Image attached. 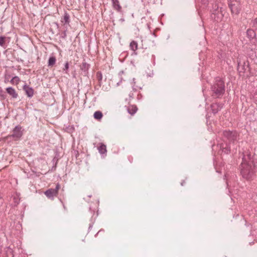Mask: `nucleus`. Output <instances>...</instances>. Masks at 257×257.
Listing matches in <instances>:
<instances>
[{
    "mask_svg": "<svg viewBox=\"0 0 257 257\" xmlns=\"http://www.w3.org/2000/svg\"><path fill=\"white\" fill-rule=\"evenodd\" d=\"M69 62H66L65 63V65H64V67L63 68V71H65V73L68 74V72H67V70H68L69 69Z\"/></svg>",
    "mask_w": 257,
    "mask_h": 257,
    "instance_id": "obj_25",
    "label": "nucleus"
},
{
    "mask_svg": "<svg viewBox=\"0 0 257 257\" xmlns=\"http://www.w3.org/2000/svg\"><path fill=\"white\" fill-rule=\"evenodd\" d=\"M250 25L253 29L257 30V18L251 20Z\"/></svg>",
    "mask_w": 257,
    "mask_h": 257,
    "instance_id": "obj_23",
    "label": "nucleus"
},
{
    "mask_svg": "<svg viewBox=\"0 0 257 257\" xmlns=\"http://www.w3.org/2000/svg\"><path fill=\"white\" fill-rule=\"evenodd\" d=\"M222 135L223 140L227 141L228 144L235 143L239 137V134L236 131L224 130L222 131Z\"/></svg>",
    "mask_w": 257,
    "mask_h": 257,
    "instance_id": "obj_2",
    "label": "nucleus"
},
{
    "mask_svg": "<svg viewBox=\"0 0 257 257\" xmlns=\"http://www.w3.org/2000/svg\"><path fill=\"white\" fill-rule=\"evenodd\" d=\"M220 150H221L222 153L224 154H229L230 153V144H220Z\"/></svg>",
    "mask_w": 257,
    "mask_h": 257,
    "instance_id": "obj_10",
    "label": "nucleus"
},
{
    "mask_svg": "<svg viewBox=\"0 0 257 257\" xmlns=\"http://www.w3.org/2000/svg\"><path fill=\"white\" fill-rule=\"evenodd\" d=\"M60 189V185L57 183L55 188H50L47 190L45 192V195L49 199L53 200L55 197H57L58 194V191Z\"/></svg>",
    "mask_w": 257,
    "mask_h": 257,
    "instance_id": "obj_8",
    "label": "nucleus"
},
{
    "mask_svg": "<svg viewBox=\"0 0 257 257\" xmlns=\"http://www.w3.org/2000/svg\"><path fill=\"white\" fill-rule=\"evenodd\" d=\"M112 7L117 12L121 13L122 8L118 0H112Z\"/></svg>",
    "mask_w": 257,
    "mask_h": 257,
    "instance_id": "obj_15",
    "label": "nucleus"
},
{
    "mask_svg": "<svg viewBox=\"0 0 257 257\" xmlns=\"http://www.w3.org/2000/svg\"><path fill=\"white\" fill-rule=\"evenodd\" d=\"M222 103H215L211 105L212 112L214 114L217 113L223 107Z\"/></svg>",
    "mask_w": 257,
    "mask_h": 257,
    "instance_id": "obj_11",
    "label": "nucleus"
},
{
    "mask_svg": "<svg viewBox=\"0 0 257 257\" xmlns=\"http://www.w3.org/2000/svg\"><path fill=\"white\" fill-rule=\"evenodd\" d=\"M246 35L249 41L255 45L257 43V38L254 31L252 29H248L246 31Z\"/></svg>",
    "mask_w": 257,
    "mask_h": 257,
    "instance_id": "obj_9",
    "label": "nucleus"
},
{
    "mask_svg": "<svg viewBox=\"0 0 257 257\" xmlns=\"http://www.w3.org/2000/svg\"><path fill=\"white\" fill-rule=\"evenodd\" d=\"M98 150L99 153L100 154H101V155L105 154L106 155L107 150H106V147L104 144L101 143L100 146L98 148Z\"/></svg>",
    "mask_w": 257,
    "mask_h": 257,
    "instance_id": "obj_17",
    "label": "nucleus"
},
{
    "mask_svg": "<svg viewBox=\"0 0 257 257\" xmlns=\"http://www.w3.org/2000/svg\"><path fill=\"white\" fill-rule=\"evenodd\" d=\"M127 112L131 115H134L137 111L138 108L136 105H133L129 106L127 108Z\"/></svg>",
    "mask_w": 257,
    "mask_h": 257,
    "instance_id": "obj_18",
    "label": "nucleus"
},
{
    "mask_svg": "<svg viewBox=\"0 0 257 257\" xmlns=\"http://www.w3.org/2000/svg\"><path fill=\"white\" fill-rule=\"evenodd\" d=\"M6 91L13 99H16L18 97V94L16 92L15 89L12 87H7Z\"/></svg>",
    "mask_w": 257,
    "mask_h": 257,
    "instance_id": "obj_14",
    "label": "nucleus"
},
{
    "mask_svg": "<svg viewBox=\"0 0 257 257\" xmlns=\"http://www.w3.org/2000/svg\"><path fill=\"white\" fill-rule=\"evenodd\" d=\"M211 96L215 98H220L225 93L224 81L220 78H216L214 83L211 86Z\"/></svg>",
    "mask_w": 257,
    "mask_h": 257,
    "instance_id": "obj_1",
    "label": "nucleus"
},
{
    "mask_svg": "<svg viewBox=\"0 0 257 257\" xmlns=\"http://www.w3.org/2000/svg\"><path fill=\"white\" fill-rule=\"evenodd\" d=\"M23 90L29 97H32L34 95V89L29 86L25 84L23 86Z\"/></svg>",
    "mask_w": 257,
    "mask_h": 257,
    "instance_id": "obj_13",
    "label": "nucleus"
},
{
    "mask_svg": "<svg viewBox=\"0 0 257 257\" xmlns=\"http://www.w3.org/2000/svg\"><path fill=\"white\" fill-rule=\"evenodd\" d=\"M228 7L232 15H237L241 10L239 0H228Z\"/></svg>",
    "mask_w": 257,
    "mask_h": 257,
    "instance_id": "obj_6",
    "label": "nucleus"
},
{
    "mask_svg": "<svg viewBox=\"0 0 257 257\" xmlns=\"http://www.w3.org/2000/svg\"><path fill=\"white\" fill-rule=\"evenodd\" d=\"M20 81V79L18 76H15L12 78V79L11 80L10 82L12 84H19V82Z\"/></svg>",
    "mask_w": 257,
    "mask_h": 257,
    "instance_id": "obj_22",
    "label": "nucleus"
},
{
    "mask_svg": "<svg viewBox=\"0 0 257 257\" xmlns=\"http://www.w3.org/2000/svg\"><path fill=\"white\" fill-rule=\"evenodd\" d=\"M129 95H130V96L131 97H133V93H130V94H129Z\"/></svg>",
    "mask_w": 257,
    "mask_h": 257,
    "instance_id": "obj_28",
    "label": "nucleus"
},
{
    "mask_svg": "<svg viewBox=\"0 0 257 257\" xmlns=\"http://www.w3.org/2000/svg\"><path fill=\"white\" fill-rule=\"evenodd\" d=\"M6 37L4 36H0V46H3L5 42Z\"/></svg>",
    "mask_w": 257,
    "mask_h": 257,
    "instance_id": "obj_27",
    "label": "nucleus"
},
{
    "mask_svg": "<svg viewBox=\"0 0 257 257\" xmlns=\"http://www.w3.org/2000/svg\"><path fill=\"white\" fill-rule=\"evenodd\" d=\"M211 12V17L215 21L219 22L222 20L224 13V10L222 8L215 5L212 8Z\"/></svg>",
    "mask_w": 257,
    "mask_h": 257,
    "instance_id": "obj_4",
    "label": "nucleus"
},
{
    "mask_svg": "<svg viewBox=\"0 0 257 257\" xmlns=\"http://www.w3.org/2000/svg\"><path fill=\"white\" fill-rule=\"evenodd\" d=\"M184 183H185V181H183L181 183V185L183 186L184 185Z\"/></svg>",
    "mask_w": 257,
    "mask_h": 257,
    "instance_id": "obj_29",
    "label": "nucleus"
},
{
    "mask_svg": "<svg viewBox=\"0 0 257 257\" xmlns=\"http://www.w3.org/2000/svg\"><path fill=\"white\" fill-rule=\"evenodd\" d=\"M66 31H64V34H63V36H66Z\"/></svg>",
    "mask_w": 257,
    "mask_h": 257,
    "instance_id": "obj_30",
    "label": "nucleus"
},
{
    "mask_svg": "<svg viewBox=\"0 0 257 257\" xmlns=\"http://www.w3.org/2000/svg\"><path fill=\"white\" fill-rule=\"evenodd\" d=\"M56 59L55 56H51L48 60V66L52 67L56 63Z\"/></svg>",
    "mask_w": 257,
    "mask_h": 257,
    "instance_id": "obj_19",
    "label": "nucleus"
},
{
    "mask_svg": "<svg viewBox=\"0 0 257 257\" xmlns=\"http://www.w3.org/2000/svg\"><path fill=\"white\" fill-rule=\"evenodd\" d=\"M70 22V16L67 12H65L63 17L61 19V22L63 23V26H67L69 25Z\"/></svg>",
    "mask_w": 257,
    "mask_h": 257,
    "instance_id": "obj_12",
    "label": "nucleus"
},
{
    "mask_svg": "<svg viewBox=\"0 0 257 257\" xmlns=\"http://www.w3.org/2000/svg\"><path fill=\"white\" fill-rule=\"evenodd\" d=\"M22 127L18 125H17L13 130V134L7 137V139L13 138L15 141H18L23 136V132L22 131Z\"/></svg>",
    "mask_w": 257,
    "mask_h": 257,
    "instance_id": "obj_7",
    "label": "nucleus"
},
{
    "mask_svg": "<svg viewBox=\"0 0 257 257\" xmlns=\"http://www.w3.org/2000/svg\"><path fill=\"white\" fill-rule=\"evenodd\" d=\"M91 227H92V226L90 225L89 227V230H90Z\"/></svg>",
    "mask_w": 257,
    "mask_h": 257,
    "instance_id": "obj_32",
    "label": "nucleus"
},
{
    "mask_svg": "<svg viewBox=\"0 0 257 257\" xmlns=\"http://www.w3.org/2000/svg\"><path fill=\"white\" fill-rule=\"evenodd\" d=\"M94 117L97 120H100L103 116L102 113L100 111H96L94 113Z\"/></svg>",
    "mask_w": 257,
    "mask_h": 257,
    "instance_id": "obj_21",
    "label": "nucleus"
},
{
    "mask_svg": "<svg viewBox=\"0 0 257 257\" xmlns=\"http://www.w3.org/2000/svg\"><path fill=\"white\" fill-rule=\"evenodd\" d=\"M96 77H97L98 80L99 82L102 80V73H101V72L98 71L96 73Z\"/></svg>",
    "mask_w": 257,
    "mask_h": 257,
    "instance_id": "obj_24",
    "label": "nucleus"
},
{
    "mask_svg": "<svg viewBox=\"0 0 257 257\" xmlns=\"http://www.w3.org/2000/svg\"><path fill=\"white\" fill-rule=\"evenodd\" d=\"M237 62V71L240 76H242L247 71H249V63L247 60L238 58Z\"/></svg>",
    "mask_w": 257,
    "mask_h": 257,
    "instance_id": "obj_5",
    "label": "nucleus"
},
{
    "mask_svg": "<svg viewBox=\"0 0 257 257\" xmlns=\"http://www.w3.org/2000/svg\"><path fill=\"white\" fill-rule=\"evenodd\" d=\"M130 47L131 49L133 51H135L138 49V43L136 41H133L131 42L130 44Z\"/></svg>",
    "mask_w": 257,
    "mask_h": 257,
    "instance_id": "obj_20",
    "label": "nucleus"
},
{
    "mask_svg": "<svg viewBox=\"0 0 257 257\" xmlns=\"http://www.w3.org/2000/svg\"><path fill=\"white\" fill-rule=\"evenodd\" d=\"M66 31H64V34H63V36H66Z\"/></svg>",
    "mask_w": 257,
    "mask_h": 257,
    "instance_id": "obj_31",
    "label": "nucleus"
},
{
    "mask_svg": "<svg viewBox=\"0 0 257 257\" xmlns=\"http://www.w3.org/2000/svg\"><path fill=\"white\" fill-rule=\"evenodd\" d=\"M90 67V65L85 62H82L80 65V69L82 71L83 75L86 76L88 74V70Z\"/></svg>",
    "mask_w": 257,
    "mask_h": 257,
    "instance_id": "obj_16",
    "label": "nucleus"
},
{
    "mask_svg": "<svg viewBox=\"0 0 257 257\" xmlns=\"http://www.w3.org/2000/svg\"><path fill=\"white\" fill-rule=\"evenodd\" d=\"M0 97L2 100H4L6 98V95L5 94L2 89L0 90Z\"/></svg>",
    "mask_w": 257,
    "mask_h": 257,
    "instance_id": "obj_26",
    "label": "nucleus"
},
{
    "mask_svg": "<svg viewBox=\"0 0 257 257\" xmlns=\"http://www.w3.org/2000/svg\"><path fill=\"white\" fill-rule=\"evenodd\" d=\"M241 167L240 173L243 178L246 180L251 179L254 173L251 166L249 164H241Z\"/></svg>",
    "mask_w": 257,
    "mask_h": 257,
    "instance_id": "obj_3",
    "label": "nucleus"
}]
</instances>
